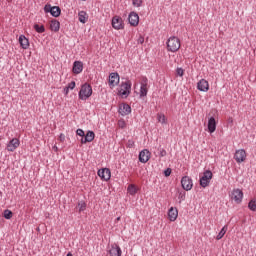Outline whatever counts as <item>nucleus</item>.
<instances>
[{
	"instance_id": "nucleus-1",
	"label": "nucleus",
	"mask_w": 256,
	"mask_h": 256,
	"mask_svg": "<svg viewBox=\"0 0 256 256\" xmlns=\"http://www.w3.org/2000/svg\"><path fill=\"white\" fill-rule=\"evenodd\" d=\"M93 95V87L89 83H84L78 93V97L81 101H87L89 97Z\"/></svg>"
},
{
	"instance_id": "nucleus-2",
	"label": "nucleus",
	"mask_w": 256,
	"mask_h": 256,
	"mask_svg": "<svg viewBox=\"0 0 256 256\" xmlns=\"http://www.w3.org/2000/svg\"><path fill=\"white\" fill-rule=\"evenodd\" d=\"M167 51L170 53H177L178 49H181V40L175 36H171L167 42Z\"/></svg>"
},
{
	"instance_id": "nucleus-3",
	"label": "nucleus",
	"mask_w": 256,
	"mask_h": 256,
	"mask_svg": "<svg viewBox=\"0 0 256 256\" xmlns=\"http://www.w3.org/2000/svg\"><path fill=\"white\" fill-rule=\"evenodd\" d=\"M133 86V83H131V80H127L126 82H121L120 84V90L118 91V94L121 97H127L131 95V87Z\"/></svg>"
},
{
	"instance_id": "nucleus-4",
	"label": "nucleus",
	"mask_w": 256,
	"mask_h": 256,
	"mask_svg": "<svg viewBox=\"0 0 256 256\" xmlns=\"http://www.w3.org/2000/svg\"><path fill=\"white\" fill-rule=\"evenodd\" d=\"M213 179V172L211 170H205L203 172L202 177H200L199 183L200 186L205 189L206 187H209V184L211 183V180Z\"/></svg>"
},
{
	"instance_id": "nucleus-5",
	"label": "nucleus",
	"mask_w": 256,
	"mask_h": 256,
	"mask_svg": "<svg viewBox=\"0 0 256 256\" xmlns=\"http://www.w3.org/2000/svg\"><path fill=\"white\" fill-rule=\"evenodd\" d=\"M44 13H50L52 17H59L61 15V8L59 6H51V4H46L44 6Z\"/></svg>"
},
{
	"instance_id": "nucleus-6",
	"label": "nucleus",
	"mask_w": 256,
	"mask_h": 256,
	"mask_svg": "<svg viewBox=\"0 0 256 256\" xmlns=\"http://www.w3.org/2000/svg\"><path fill=\"white\" fill-rule=\"evenodd\" d=\"M230 197L233 201H235V203H237V205H239V203L243 202V190L239 188L233 189Z\"/></svg>"
},
{
	"instance_id": "nucleus-7",
	"label": "nucleus",
	"mask_w": 256,
	"mask_h": 256,
	"mask_svg": "<svg viewBox=\"0 0 256 256\" xmlns=\"http://www.w3.org/2000/svg\"><path fill=\"white\" fill-rule=\"evenodd\" d=\"M181 185L184 191H191V189H193V179L189 176H183L181 179Z\"/></svg>"
},
{
	"instance_id": "nucleus-8",
	"label": "nucleus",
	"mask_w": 256,
	"mask_h": 256,
	"mask_svg": "<svg viewBox=\"0 0 256 256\" xmlns=\"http://www.w3.org/2000/svg\"><path fill=\"white\" fill-rule=\"evenodd\" d=\"M112 27L113 29H116V31L125 29V25L123 24V18H121L120 16H114L112 18Z\"/></svg>"
},
{
	"instance_id": "nucleus-9",
	"label": "nucleus",
	"mask_w": 256,
	"mask_h": 256,
	"mask_svg": "<svg viewBox=\"0 0 256 256\" xmlns=\"http://www.w3.org/2000/svg\"><path fill=\"white\" fill-rule=\"evenodd\" d=\"M234 159L238 163H243L245 159H247V152L245 151V149L236 150L234 154Z\"/></svg>"
},
{
	"instance_id": "nucleus-10",
	"label": "nucleus",
	"mask_w": 256,
	"mask_h": 256,
	"mask_svg": "<svg viewBox=\"0 0 256 256\" xmlns=\"http://www.w3.org/2000/svg\"><path fill=\"white\" fill-rule=\"evenodd\" d=\"M98 177H100V179H102V181H109V179H111V170L109 168L99 169Z\"/></svg>"
},
{
	"instance_id": "nucleus-11",
	"label": "nucleus",
	"mask_w": 256,
	"mask_h": 256,
	"mask_svg": "<svg viewBox=\"0 0 256 256\" xmlns=\"http://www.w3.org/2000/svg\"><path fill=\"white\" fill-rule=\"evenodd\" d=\"M21 145V142L18 138H13L10 140L6 146L7 151L13 153L19 146Z\"/></svg>"
},
{
	"instance_id": "nucleus-12",
	"label": "nucleus",
	"mask_w": 256,
	"mask_h": 256,
	"mask_svg": "<svg viewBox=\"0 0 256 256\" xmlns=\"http://www.w3.org/2000/svg\"><path fill=\"white\" fill-rule=\"evenodd\" d=\"M95 140V132L93 130H88L86 134H84V137L81 138L82 145H85V143H91Z\"/></svg>"
},
{
	"instance_id": "nucleus-13",
	"label": "nucleus",
	"mask_w": 256,
	"mask_h": 256,
	"mask_svg": "<svg viewBox=\"0 0 256 256\" xmlns=\"http://www.w3.org/2000/svg\"><path fill=\"white\" fill-rule=\"evenodd\" d=\"M138 159L140 163H147L151 159V152L147 149L140 151Z\"/></svg>"
},
{
	"instance_id": "nucleus-14",
	"label": "nucleus",
	"mask_w": 256,
	"mask_h": 256,
	"mask_svg": "<svg viewBox=\"0 0 256 256\" xmlns=\"http://www.w3.org/2000/svg\"><path fill=\"white\" fill-rule=\"evenodd\" d=\"M128 21L132 27H137V25H139V14L136 12H130L128 15Z\"/></svg>"
},
{
	"instance_id": "nucleus-15",
	"label": "nucleus",
	"mask_w": 256,
	"mask_h": 256,
	"mask_svg": "<svg viewBox=\"0 0 256 256\" xmlns=\"http://www.w3.org/2000/svg\"><path fill=\"white\" fill-rule=\"evenodd\" d=\"M118 112L122 117H126V115H129L131 113V106L127 103H122L119 106Z\"/></svg>"
},
{
	"instance_id": "nucleus-16",
	"label": "nucleus",
	"mask_w": 256,
	"mask_h": 256,
	"mask_svg": "<svg viewBox=\"0 0 256 256\" xmlns=\"http://www.w3.org/2000/svg\"><path fill=\"white\" fill-rule=\"evenodd\" d=\"M119 73L112 72L109 75V85L110 87H115L116 85H119Z\"/></svg>"
},
{
	"instance_id": "nucleus-17",
	"label": "nucleus",
	"mask_w": 256,
	"mask_h": 256,
	"mask_svg": "<svg viewBox=\"0 0 256 256\" xmlns=\"http://www.w3.org/2000/svg\"><path fill=\"white\" fill-rule=\"evenodd\" d=\"M197 89L198 91H202V93H207V91H209V82L205 79H201L197 83Z\"/></svg>"
},
{
	"instance_id": "nucleus-18",
	"label": "nucleus",
	"mask_w": 256,
	"mask_h": 256,
	"mask_svg": "<svg viewBox=\"0 0 256 256\" xmlns=\"http://www.w3.org/2000/svg\"><path fill=\"white\" fill-rule=\"evenodd\" d=\"M110 256H121L123 255V251L121 250V247L119 245L114 244L111 246V249L109 250Z\"/></svg>"
},
{
	"instance_id": "nucleus-19",
	"label": "nucleus",
	"mask_w": 256,
	"mask_h": 256,
	"mask_svg": "<svg viewBox=\"0 0 256 256\" xmlns=\"http://www.w3.org/2000/svg\"><path fill=\"white\" fill-rule=\"evenodd\" d=\"M217 130V121L215 120V117H210L208 119V132L215 133Z\"/></svg>"
},
{
	"instance_id": "nucleus-20",
	"label": "nucleus",
	"mask_w": 256,
	"mask_h": 256,
	"mask_svg": "<svg viewBox=\"0 0 256 256\" xmlns=\"http://www.w3.org/2000/svg\"><path fill=\"white\" fill-rule=\"evenodd\" d=\"M72 71L75 75H79V73H83V62L75 61L73 63Z\"/></svg>"
},
{
	"instance_id": "nucleus-21",
	"label": "nucleus",
	"mask_w": 256,
	"mask_h": 256,
	"mask_svg": "<svg viewBox=\"0 0 256 256\" xmlns=\"http://www.w3.org/2000/svg\"><path fill=\"white\" fill-rule=\"evenodd\" d=\"M178 216H179V211L177 210V208L171 207L168 210V219H169V221H177Z\"/></svg>"
},
{
	"instance_id": "nucleus-22",
	"label": "nucleus",
	"mask_w": 256,
	"mask_h": 256,
	"mask_svg": "<svg viewBox=\"0 0 256 256\" xmlns=\"http://www.w3.org/2000/svg\"><path fill=\"white\" fill-rule=\"evenodd\" d=\"M19 43L22 49H29V39L25 35L22 34L19 36Z\"/></svg>"
},
{
	"instance_id": "nucleus-23",
	"label": "nucleus",
	"mask_w": 256,
	"mask_h": 256,
	"mask_svg": "<svg viewBox=\"0 0 256 256\" xmlns=\"http://www.w3.org/2000/svg\"><path fill=\"white\" fill-rule=\"evenodd\" d=\"M50 29L51 31H54V33H57L59 29H61V22L59 20H51L50 22Z\"/></svg>"
},
{
	"instance_id": "nucleus-24",
	"label": "nucleus",
	"mask_w": 256,
	"mask_h": 256,
	"mask_svg": "<svg viewBox=\"0 0 256 256\" xmlns=\"http://www.w3.org/2000/svg\"><path fill=\"white\" fill-rule=\"evenodd\" d=\"M87 19H89V17L87 16V12L85 11H80L78 13V21L80 23H87Z\"/></svg>"
},
{
	"instance_id": "nucleus-25",
	"label": "nucleus",
	"mask_w": 256,
	"mask_h": 256,
	"mask_svg": "<svg viewBox=\"0 0 256 256\" xmlns=\"http://www.w3.org/2000/svg\"><path fill=\"white\" fill-rule=\"evenodd\" d=\"M127 191L129 193V195H131L133 197L134 195H137V192L139 190L137 189V186H135V184H130L127 188Z\"/></svg>"
},
{
	"instance_id": "nucleus-26",
	"label": "nucleus",
	"mask_w": 256,
	"mask_h": 256,
	"mask_svg": "<svg viewBox=\"0 0 256 256\" xmlns=\"http://www.w3.org/2000/svg\"><path fill=\"white\" fill-rule=\"evenodd\" d=\"M227 226H224L220 232L218 233V235L216 236L217 241H220V239H223V237H225V233H227Z\"/></svg>"
},
{
	"instance_id": "nucleus-27",
	"label": "nucleus",
	"mask_w": 256,
	"mask_h": 256,
	"mask_svg": "<svg viewBox=\"0 0 256 256\" xmlns=\"http://www.w3.org/2000/svg\"><path fill=\"white\" fill-rule=\"evenodd\" d=\"M3 217L4 219H12L13 218V211L9 210V209H6L3 211Z\"/></svg>"
},
{
	"instance_id": "nucleus-28",
	"label": "nucleus",
	"mask_w": 256,
	"mask_h": 256,
	"mask_svg": "<svg viewBox=\"0 0 256 256\" xmlns=\"http://www.w3.org/2000/svg\"><path fill=\"white\" fill-rule=\"evenodd\" d=\"M34 29H35L36 33H45L44 25L34 24Z\"/></svg>"
},
{
	"instance_id": "nucleus-29",
	"label": "nucleus",
	"mask_w": 256,
	"mask_h": 256,
	"mask_svg": "<svg viewBox=\"0 0 256 256\" xmlns=\"http://www.w3.org/2000/svg\"><path fill=\"white\" fill-rule=\"evenodd\" d=\"M78 207H79V213H83V211H85V209H87V203H85V201L81 200L80 202H78Z\"/></svg>"
},
{
	"instance_id": "nucleus-30",
	"label": "nucleus",
	"mask_w": 256,
	"mask_h": 256,
	"mask_svg": "<svg viewBox=\"0 0 256 256\" xmlns=\"http://www.w3.org/2000/svg\"><path fill=\"white\" fill-rule=\"evenodd\" d=\"M248 208L250 211H256V199H252L248 203Z\"/></svg>"
},
{
	"instance_id": "nucleus-31",
	"label": "nucleus",
	"mask_w": 256,
	"mask_h": 256,
	"mask_svg": "<svg viewBox=\"0 0 256 256\" xmlns=\"http://www.w3.org/2000/svg\"><path fill=\"white\" fill-rule=\"evenodd\" d=\"M157 120L159 123H162V125L167 123V119L165 118L164 114H157Z\"/></svg>"
},
{
	"instance_id": "nucleus-32",
	"label": "nucleus",
	"mask_w": 256,
	"mask_h": 256,
	"mask_svg": "<svg viewBox=\"0 0 256 256\" xmlns=\"http://www.w3.org/2000/svg\"><path fill=\"white\" fill-rule=\"evenodd\" d=\"M147 93H149L148 88H140V98L147 97Z\"/></svg>"
},
{
	"instance_id": "nucleus-33",
	"label": "nucleus",
	"mask_w": 256,
	"mask_h": 256,
	"mask_svg": "<svg viewBox=\"0 0 256 256\" xmlns=\"http://www.w3.org/2000/svg\"><path fill=\"white\" fill-rule=\"evenodd\" d=\"M132 5L134 7H141L143 5V0H132Z\"/></svg>"
},
{
	"instance_id": "nucleus-34",
	"label": "nucleus",
	"mask_w": 256,
	"mask_h": 256,
	"mask_svg": "<svg viewBox=\"0 0 256 256\" xmlns=\"http://www.w3.org/2000/svg\"><path fill=\"white\" fill-rule=\"evenodd\" d=\"M159 157H167V150L165 148H158Z\"/></svg>"
},
{
	"instance_id": "nucleus-35",
	"label": "nucleus",
	"mask_w": 256,
	"mask_h": 256,
	"mask_svg": "<svg viewBox=\"0 0 256 256\" xmlns=\"http://www.w3.org/2000/svg\"><path fill=\"white\" fill-rule=\"evenodd\" d=\"M126 147H128V149H133V147H135V141H133V139L128 140Z\"/></svg>"
},
{
	"instance_id": "nucleus-36",
	"label": "nucleus",
	"mask_w": 256,
	"mask_h": 256,
	"mask_svg": "<svg viewBox=\"0 0 256 256\" xmlns=\"http://www.w3.org/2000/svg\"><path fill=\"white\" fill-rule=\"evenodd\" d=\"M176 73L178 77H183V75L185 74V70H183V68H177Z\"/></svg>"
},
{
	"instance_id": "nucleus-37",
	"label": "nucleus",
	"mask_w": 256,
	"mask_h": 256,
	"mask_svg": "<svg viewBox=\"0 0 256 256\" xmlns=\"http://www.w3.org/2000/svg\"><path fill=\"white\" fill-rule=\"evenodd\" d=\"M76 135L83 138L85 136V131H83V129H81V128H78L76 130Z\"/></svg>"
},
{
	"instance_id": "nucleus-38",
	"label": "nucleus",
	"mask_w": 256,
	"mask_h": 256,
	"mask_svg": "<svg viewBox=\"0 0 256 256\" xmlns=\"http://www.w3.org/2000/svg\"><path fill=\"white\" fill-rule=\"evenodd\" d=\"M118 126L120 127V129H125L127 124L125 123V120H119L118 121Z\"/></svg>"
},
{
	"instance_id": "nucleus-39",
	"label": "nucleus",
	"mask_w": 256,
	"mask_h": 256,
	"mask_svg": "<svg viewBox=\"0 0 256 256\" xmlns=\"http://www.w3.org/2000/svg\"><path fill=\"white\" fill-rule=\"evenodd\" d=\"M140 85H149V79H147V77H145V76L142 77Z\"/></svg>"
},
{
	"instance_id": "nucleus-40",
	"label": "nucleus",
	"mask_w": 256,
	"mask_h": 256,
	"mask_svg": "<svg viewBox=\"0 0 256 256\" xmlns=\"http://www.w3.org/2000/svg\"><path fill=\"white\" fill-rule=\"evenodd\" d=\"M171 172H172L171 168H166L164 170V176L165 177H170L171 176Z\"/></svg>"
},
{
	"instance_id": "nucleus-41",
	"label": "nucleus",
	"mask_w": 256,
	"mask_h": 256,
	"mask_svg": "<svg viewBox=\"0 0 256 256\" xmlns=\"http://www.w3.org/2000/svg\"><path fill=\"white\" fill-rule=\"evenodd\" d=\"M137 43L138 45H143L145 43V38L143 36H139Z\"/></svg>"
},
{
	"instance_id": "nucleus-42",
	"label": "nucleus",
	"mask_w": 256,
	"mask_h": 256,
	"mask_svg": "<svg viewBox=\"0 0 256 256\" xmlns=\"http://www.w3.org/2000/svg\"><path fill=\"white\" fill-rule=\"evenodd\" d=\"M75 85H76L75 81H72L66 87L69 88L71 91H73V89H75Z\"/></svg>"
},
{
	"instance_id": "nucleus-43",
	"label": "nucleus",
	"mask_w": 256,
	"mask_h": 256,
	"mask_svg": "<svg viewBox=\"0 0 256 256\" xmlns=\"http://www.w3.org/2000/svg\"><path fill=\"white\" fill-rule=\"evenodd\" d=\"M180 199V201H185V194H181L178 197Z\"/></svg>"
},
{
	"instance_id": "nucleus-44",
	"label": "nucleus",
	"mask_w": 256,
	"mask_h": 256,
	"mask_svg": "<svg viewBox=\"0 0 256 256\" xmlns=\"http://www.w3.org/2000/svg\"><path fill=\"white\" fill-rule=\"evenodd\" d=\"M64 93L65 95H69V88L67 86L64 88Z\"/></svg>"
},
{
	"instance_id": "nucleus-45",
	"label": "nucleus",
	"mask_w": 256,
	"mask_h": 256,
	"mask_svg": "<svg viewBox=\"0 0 256 256\" xmlns=\"http://www.w3.org/2000/svg\"><path fill=\"white\" fill-rule=\"evenodd\" d=\"M148 84H140V89H147Z\"/></svg>"
},
{
	"instance_id": "nucleus-46",
	"label": "nucleus",
	"mask_w": 256,
	"mask_h": 256,
	"mask_svg": "<svg viewBox=\"0 0 256 256\" xmlns=\"http://www.w3.org/2000/svg\"><path fill=\"white\" fill-rule=\"evenodd\" d=\"M60 141H65V134H60Z\"/></svg>"
},
{
	"instance_id": "nucleus-47",
	"label": "nucleus",
	"mask_w": 256,
	"mask_h": 256,
	"mask_svg": "<svg viewBox=\"0 0 256 256\" xmlns=\"http://www.w3.org/2000/svg\"><path fill=\"white\" fill-rule=\"evenodd\" d=\"M66 256H73L71 252H68Z\"/></svg>"
},
{
	"instance_id": "nucleus-48",
	"label": "nucleus",
	"mask_w": 256,
	"mask_h": 256,
	"mask_svg": "<svg viewBox=\"0 0 256 256\" xmlns=\"http://www.w3.org/2000/svg\"><path fill=\"white\" fill-rule=\"evenodd\" d=\"M116 221H121V218H120V216L116 218Z\"/></svg>"
},
{
	"instance_id": "nucleus-49",
	"label": "nucleus",
	"mask_w": 256,
	"mask_h": 256,
	"mask_svg": "<svg viewBox=\"0 0 256 256\" xmlns=\"http://www.w3.org/2000/svg\"><path fill=\"white\" fill-rule=\"evenodd\" d=\"M54 151H57V146H53Z\"/></svg>"
},
{
	"instance_id": "nucleus-50",
	"label": "nucleus",
	"mask_w": 256,
	"mask_h": 256,
	"mask_svg": "<svg viewBox=\"0 0 256 256\" xmlns=\"http://www.w3.org/2000/svg\"><path fill=\"white\" fill-rule=\"evenodd\" d=\"M3 195V192L0 191V197Z\"/></svg>"
},
{
	"instance_id": "nucleus-51",
	"label": "nucleus",
	"mask_w": 256,
	"mask_h": 256,
	"mask_svg": "<svg viewBox=\"0 0 256 256\" xmlns=\"http://www.w3.org/2000/svg\"><path fill=\"white\" fill-rule=\"evenodd\" d=\"M7 1H8V3H11L12 0H7Z\"/></svg>"
},
{
	"instance_id": "nucleus-52",
	"label": "nucleus",
	"mask_w": 256,
	"mask_h": 256,
	"mask_svg": "<svg viewBox=\"0 0 256 256\" xmlns=\"http://www.w3.org/2000/svg\"><path fill=\"white\" fill-rule=\"evenodd\" d=\"M82 1H87V0H82Z\"/></svg>"
}]
</instances>
